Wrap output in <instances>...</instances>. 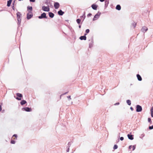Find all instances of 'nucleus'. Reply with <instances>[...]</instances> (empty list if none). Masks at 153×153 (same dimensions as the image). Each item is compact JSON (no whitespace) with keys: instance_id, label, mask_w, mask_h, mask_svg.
I'll list each match as a JSON object with an SVG mask.
<instances>
[{"instance_id":"1","label":"nucleus","mask_w":153,"mask_h":153,"mask_svg":"<svg viewBox=\"0 0 153 153\" xmlns=\"http://www.w3.org/2000/svg\"><path fill=\"white\" fill-rule=\"evenodd\" d=\"M17 20L19 22H21V16L22 14L19 12H17L16 13Z\"/></svg>"},{"instance_id":"2","label":"nucleus","mask_w":153,"mask_h":153,"mask_svg":"<svg viewBox=\"0 0 153 153\" xmlns=\"http://www.w3.org/2000/svg\"><path fill=\"white\" fill-rule=\"evenodd\" d=\"M17 137V135L16 134H14V135H13L12 138L13 140H12L11 141V143H12V144H15V141L14 140L16 139Z\"/></svg>"},{"instance_id":"3","label":"nucleus","mask_w":153,"mask_h":153,"mask_svg":"<svg viewBox=\"0 0 153 153\" xmlns=\"http://www.w3.org/2000/svg\"><path fill=\"white\" fill-rule=\"evenodd\" d=\"M101 14V13L100 12H98L94 16L93 19V20L94 21L97 19L99 17V16Z\"/></svg>"},{"instance_id":"4","label":"nucleus","mask_w":153,"mask_h":153,"mask_svg":"<svg viewBox=\"0 0 153 153\" xmlns=\"http://www.w3.org/2000/svg\"><path fill=\"white\" fill-rule=\"evenodd\" d=\"M42 10L44 11L48 12L50 10V8L48 6H43L42 7Z\"/></svg>"},{"instance_id":"5","label":"nucleus","mask_w":153,"mask_h":153,"mask_svg":"<svg viewBox=\"0 0 153 153\" xmlns=\"http://www.w3.org/2000/svg\"><path fill=\"white\" fill-rule=\"evenodd\" d=\"M39 19H41L42 18H47V17L46 16V14L45 13H42L40 16H39L38 17Z\"/></svg>"},{"instance_id":"6","label":"nucleus","mask_w":153,"mask_h":153,"mask_svg":"<svg viewBox=\"0 0 153 153\" xmlns=\"http://www.w3.org/2000/svg\"><path fill=\"white\" fill-rule=\"evenodd\" d=\"M33 14L31 12H29L27 14V18L28 19H30L33 16Z\"/></svg>"},{"instance_id":"7","label":"nucleus","mask_w":153,"mask_h":153,"mask_svg":"<svg viewBox=\"0 0 153 153\" xmlns=\"http://www.w3.org/2000/svg\"><path fill=\"white\" fill-rule=\"evenodd\" d=\"M16 95L17 97H19V98L17 97L16 99L18 100H22L21 98L22 97V94L20 93L16 94Z\"/></svg>"},{"instance_id":"8","label":"nucleus","mask_w":153,"mask_h":153,"mask_svg":"<svg viewBox=\"0 0 153 153\" xmlns=\"http://www.w3.org/2000/svg\"><path fill=\"white\" fill-rule=\"evenodd\" d=\"M136 111L137 112H140L142 111V107L140 105H137L136 107Z\"/></svg>"},{"instance_id":"9","label":"nucleus","mask_w":153,"mask_h":153,"mask_svg":"<svg viewBox=\"0 0 153 153\" xmlns=\"http://www.w3.org/2000/svg\"><path fill=\"white\" fill-rule=\"evenodd\" d=\"M54 6L56 9H57L59 7L60 5L59 3L55 2L54 4Z\"/></svg>"},{"instance_id":"10","label":"nucleus","mask_w":153,"mask_h":153,"mask_svg":"<svg viewBox=\"0 0 153 153\" xmlns=\"http://www.w3.org/2000/svg\"><path fill=\"white\" fill-rule=\"evenodd\" d=\"M22 110H24L26 111H31V109L28 107L24 108L22 109Z\"/></svg>"},{"instance_id":"11","label":"nucleus","mask_w":153,"mask_h":153,"mask_svg":"<svg viewBox=\"0 0 153 153\" xmlns=\"http://www.w3.org/2000/svg\"><path fill=\"white\" fill-rule=\"evenodd\" d=\"M98 7V6L96 4H93L91 5L92 8L94 10H96Z\"/></svg>"},{"instance_id":"12","label":"nucleus","mask_w":153,"mask_h":153,"mask_svg":"<svg viewBox=\"0 0 153 153\" xmlns=\"http://www.w3.org/2000/svg\"><path fill=\"white\" fill-rule=\"evenodd\" d=\"M86 34H85V36H80L79 38V39L81 40H86V37L85 36L86 35Z\"/></svg>"},{"instance_id":"13","label":"nucleus","mask_w":153,"mask_h":153,"mask_svg":"<svg viewBox=\"0 0 153 153\" xmlns=\"http://www.w3.org/2000/svg\"><path fill=\"white\" fill-rule=\"evenodd\" d=\"M147 30V28L145 26L143 27L141 29L142 31L144 33L146 32Z\"/></svg>"},{"instance_id":"14","label":"nucleus","mask_w":153,"mask_h":153,"mask_svg":"<svg viewBox=\"0 0 153 153\" xmlns=\"http://www.w3.org/2000/svg\"><path fill=\"white\" fill-rule=\"evenodd\" d=\"M58 13L59 15L62 16L64 14V12H63L61 10H60L58 11Z\"/></svg>"},{"instance_id":"15","label":"nucleus","mask_w":153,"mask_h":153,"mask_svg":"<svg viewBox=\"0 0 153 153\" xmlns=\"http://www.w3.org/2000/svg\"><path fill=\"white\" fill-rule=\"evenodd\" d=\"M128 138L131 140H132L134 138L133 137V136L132 135H130L128 134L127 135Z\"/></svg>"},{"instance_id":"16","label":"nucleus","mask_w":153,"mask_h":153,"mask_svg":"<svg viewBox=\"0 0 153 153\" xmlns=\"http://www.w3.org/2000/svg\"><path fill=\"white\" fill-rule=\"evenodd\" d=\"M135 147L134 146H130L129 147V149H132V150L133 151L135 149Z\"/></svg>"},{"instance_id":"17","label":"nucleus","mask_w":153,"mask_h":153,"mask_svg":"<svg viewBox=\"0 0 153 153\" xmlns=\"http://www.w3.org/2000/svg\"><path fill=\"white\" fill-rule=\"evenodd\" d=\"M137 78L138 79L139 81H141L142 80V78L140 75H139V74H137Z\"/></svg>"},{"instance_id":"18","label":"nucleus","mask_w":153,"mask_h":153,"mask_svg":"<svg viewBox=\"0 0 153 153\" xmlns=\"http://www.w3.org/2000/svg\"><path fill=\"white\" fill-rule=\"evenodd\" d=\"M49 15L50 16V17L51 18H53L54 16V14L53 13H51V12H49Z\"/></svg>"},{"instance_id":"19","label":"nucleus","mask_w":153,"mask_h":153,"mask_svg":"<svg viewBox=\"0 0 153 153\" xmlns=\"http://www.w3.org/2000/svg\"><path fill=\"white\" fill-rule=\"evenodd\" d=\"M12 1V0H9V1H7V5L8 7H9L11 4Z\"/></svg>"},{"instance_id":"20","label":"nucleus","mask_w":153,"mask_h":153,"mask_svg":"<svg viewBox=\"0 0 153 153\" xmlns=\"http://www.w3.org/2000/svg\"><path fill=\"white\" fill-rule=\"evenodd\" d=\"M26 101L25 100H23L21 101L20 104L21 105H23L26 103Z\"/></svg>"},{"instance_id":"21","label":"nucleus","mask_w":153,"mask_h":153,"mask_svg":"<svg viewBox=\"0 0 153 153\" xmlns=\"http://www.w3.org/2000/svg\"><path fill=\"white\" fill-rule=\"evenodd\" d=\"M121 6L120 5H117L116 7V9L118 10H120L121 9Z\"/></svg>"},{"instance_id":"22","label":"nucleus","mask_w":153,"mask_h":153,"mask_svg":"<svg viewBox=\"0 0 153 153\" xmlns=\"http://www.w3.org/2000/svg\"><path fill=\"white\" fill-rule=\"evenodd\" d=\"M127 103L129 105H130L131 104V101L130 100H127L126 101Z\"/></svg>"},{"instance_id":"23","label":"nucleus","mask_w":153,"mask_h":153,"mask_svg":"<svg viewBox=\"0 0 153 153\" xmlns=\"http://www.w3.org/2000/svg\"><path fill=\"white\" fill-rule=\"evenodd\" d=\"M151 116L153 117V108H152L151 110Z\"/></svg>"},{"instance_id":"24","label":"nucleus","mask_w":153,"mask_h":153,"mask_svg":"<svg viewBox=\"0 0 153 153\" xmlns=\"http://www.w3.org/2000/svg\"><path fill=\"white\" fill-rule=\"evenodd\" d=\"M118 146L116 145H115L114 146L113 149H116L117 148Z\"/></svg>"},{"instance_id":"25","label":"nucleus","mask_w":153,"mask_h":153,"mask_svg":"<svg viewBox=\"0 0 153 153\" xmlns=\"http://www.w3.org/2000/svg\"><path fill=\"white\" fill-rule=\"evenodd\" d=\"M81 19H78L76 20V22L78 24H79L81 22Z\"/></svg>"},{"instance_id":"26","label":"nucleus","mask_w":153,"mask_h":153,"mask_svg":"<svg viewBox=\"0 0 153 153\" xmlns=\"http://www.w3.org/2000/svg\"><path fill=\"white\" fill-rule=\"evenodd\" d=\"M27 8H28V10H29L30 11H31L32 9V7H28Z\"/></svg>"},{"instance_id":"27","label":"nucleus","mask_w":153,"mask_h":153,"mask_svg":"<svg viewBox=\"0 0 153 153\" xmlns=\"http://www.w3.org/2000/svg\"><path fill=\"white\" fill-rule=\"evenodd\" d=\"M148 121L150 123H152V121L151 120V119L150 118H148Z\"/></svg>"},{"instance_id":"28","label":"nucleus","mask_w":153,"mask_h":153,"mask_svg":"<svg viewBox=\"0 0 153 153\" xmlns=\"http://www.w3.org/2000/svg\"><path fill=\"white\" fill-rule=\"evenodd\" d=\"M149 129L150 130L153 129V125L152 126H149Z\"/></svg>"},{"instance_id":"29","label":"nucleus","mask_w":153,"mask_h":153,"mask_svg":"<svg viewBox=\"0 0 153 153\" xmlns=\"http://www.w3.org/2000/svg\"><path fill=\"white\" fill-rule=\"evenodd\" d=\"M132 25L134 27V28H135L136 25V24L135 23H134Z\"/></svg>"},{"instance_id":"30","label":"nucleus","mask_w":153,"mask_h":153,"mask_svg":"<svg viewBox=\"0 0 153 153\" xmlns=\"http://www.w3.org/2000/svg\"><path fill=\"white\" fill-rule=\"evenodd\" d=\"M92 15V14L91 13H89L88 15H87V16L88 17H89V16H91Z\"/></svg>"},{"instance_id":"31","label":"nucleus","mask_w":153,"mask_h":153,"mask_svg":"<svg viewBox=\"0 0 153 153\" xmlns=\"http://www.w3.org/2000/svg\"><path fill=\"white\" fill-rule=\"evenodd\" d=\"M89 32V30L88 29H87L86 30V32L87 33H88Z\"/></svg>"},{"instance_id":"32","label":"nucleus","mask_w":153,"mask_h":153,"mask_svg":"<svg viewBox=\"0 0 153 153\" xmlns=\"http://www.w3.org/2000/svg\"><path fill=\"white\" fill-rule=\"evenodd\" d=\"M124 139V138L123 137H121L120 138V140H123Z\"/></svg>"},{"instance_id":"33","label":"nucleus","mask_w":153,"mask_h":153,"mask_svg":"<svg viewBox=\"0 0 153 153\" xmlns=\"http://www.w3.org/2000/svg\"><path fill=\"white\" fill-rule=\"evenodd\" d=\"M35 1V0H30V2H34Z\"/></svg>"},{"instance_id":"34","label":"nucleus","mask_w":153,"mask_h":153,"mask_svg":"<svg viewBox=\"0 0 153 153\" xmlns=\"http://www.w3.org/2000/svg\"><path fill=\"white\" fill-rule=\"evenodd\" d=\"M2 110V108L1 105H0V111H1Z\"/></svg>"},{"instance_id":"35","label":"nucleus","mask_w":153,"mask_h":153,"mask_svg":"<svg viewBox=\"0 0 153 153\" xmlns=\"http://www.w3.org/2000/svg\"><path fill=\"white\" fill-rule=\"evenodd\" d=\"M67 97L69 99H71V96H68Z\"/></svg>"},{"instance_id":"36","label":"nucleus","mask_w":153,"mask_h":153,"mask_svg":"<svg viewBox=\"0 0 153 153\" xmlns=\"http://www.w3.org/2000/svg\"><path fill=\"white\" fill-rule=\"evenodd\" d=\"M100 1L101 2H103L105 1V0H100Z\"/></svg>"},{"instance_id":"37","label":"nucleus","mask_w":153,"mask_h":153,"mask_svg":"<svg viewBox=\"0 0 153 153\" xmlns=\"http://www.w3.org/2000/svg\"><path fill=\"white\" fill-rule=\"evenodd\" d=\"M119 104V103H115V105H118Z\"/></svg>"},{"instance_id":"38","label":"nucleus","mask_w":153,"mask_h":153,"mask_svg":"<svg viewBox=\"0 0 153 153\" xmlns=\"http://www.w3.org/2000/svg\"><path fill=\"white\" fill-rule=\"evenodd\" d=\"M79 28H80L81 27V25H79Z\"/></svg>"},{"instance_id":"39","label":"nucleus","mask_w":153,"mask_h":153,"mask_svg":"<svg viewBox=\"0 0 153 153\" xmlns=\"http://www.w3.org/2000/svg\"><path fill=\"white\" fill-rule=\"evenodd\" d=\"M130 108L132 110H133V108L132 107H131Z\"/></svg>"},{"instance_id":"40","label":"nucleus","mask_w":153,"mask_h":153,"mask_svg":"<svg viewBox=\"0 0 153 153\" xmlns=\"http://www.w3.org/2000/svg\"><path fill=\"white\" fill-rule=\"evenodd\" d=\"M83 17V16H82L81 17Z\"/></svg>"}]
</instances>
